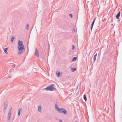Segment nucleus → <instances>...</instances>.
Segmentation results:
<instances>
[{
    "mask_svg": "<svg viewBox=\"0 0 122 122\" xmlns=\"http://www.w3.org/2000/svg\"><path fill=\"white\" fill-rule=\"evenodd\" d=\"M18 48L19 50L18 54L20 55L23 52V50H25L23 42L22 41L19 40L18 42Z\"/></svg>",
    "mask_w": 122,
    "mask_h": 122,
    "instance_id": "1",
    "label": "nucleus"
},
{
    "mask_svg": "<svg viewBox=\"0 0 122 122\" xmlns=\"http://www.w3.org/2000/svg\"><path fill=\"white\" fill-rule=\"evenodd\" d=\"M55 85L54 84H52L51 85L47 86L46 88V91H53L55 90Z\"/></svg>",
    "mask_w": 122,
    "mask_h": 122,
    "instance_id": "2",
    "label": "nucleus"
},
{
    "mask_svg": "<svg viewBox=\"0 0 122 122\" xmlns=\"http://www.w3.org/2000/svg\"><path fill=\"white\" fill-rule=\"evenodd\" d=\"M8 106V101H5L4 103L3 109V112L4 113H5V112L6 111V108Z\"/></svg>",
    "mask_w": 122,
    "mask_h": 122,
    "instance_id": "3",
    "label": "nucleus"
},
{
    "mask_svg": "<svg viewBox=\"0 0 122 122\" xmlns=\"http://www.w3.org/2000/svg\"><path fill=\"white\" fill-rule=\"evenodd\" d=\"M35 54L36 55L37 57H39V55L38 50L37 48H36L35 49Z\"/></svg>",
    "mask_w": 122,
    "mask_h": 122,
    "instance_id": "4",
    "label": "nucleus"
},
{
    "mask_svg": "<svg viewBox=\"0 0 122 122\" xmlns=\"http://www.w3.org/2000/svg\"><path fill=\"white\" fill-rule=\"evenodd\" d=\"M120 12L119 11L118 12L116 16V18L117 19H118L119 18L120 16Z\"/></svg>",
    "mask_w": 122,
    "mask_h": 122,
    "instance_id": "5",
    "label": "nucleus"
},
{
    "mask_svg": "<svg viewBox=\"0 0 122 122\" xmlns=\"http://www.w3.org/2000/svg\"><path fill=\"white\" fill-rule=\"evenodd\" d=\"M60 72L59 71H57L56 72V74L57 77H60L61 76V75H60Z\"/></svg>",
    "mask_w": 122,
    "mask_h": 122,
    "instance_id": "6",
    "label": "nucleus"
},
{
    "mask_svg": "<svg viewBox=\"0 0 122 122\" xmlns=\"http://www.w3.org/2000/svg\"><path fill=\"white\" fill-rule=\"evenodd\" d=\"M18 116H20L21 114V113L22 112V110L21 109H19L18 110Z\"/></svg>",
    "mask_w": 122,
    "mask_h": 122,
    "instance_id": "7",
    "label": "nucleus"
},
{
    "mask_svg": "<svg viewBox=\"0 0 122 122\" xmlns=\"http://www.w3.org/2000/svg\"><path fill=\"white\" fill-rule=\"evenodd\" d=\"M97 55V53H96V54H95L94 56L93 57V62L94 63L96 59V56Z\"/></svg>",
    "mask_w": 122,
    "mask_h": 122,
    "instance_id": "8",
    "label": "nucleus"
},
{
    "mask_svg": "<svg viewBox=\"0 0 122 122\" xmlns=\"http://www.w3.org/2000/svg\"><path fill=\"white\" fill-rule=\"evenodd\" d=\"M63 110L62 112V113H63L65 114H66L67 113V111L65 110L63 108L62 109Z\"/></svg>",
    "mask_w": 122,
    "mask_h": 122,
    "instance_id": "9",
    "label": "nucleus"
},
{
    "mask_svg": "<svg viewBox=\"0 0 122 122\" xmlns=\"http://www.w3.org/2000/svg\"><path fill=\"white\" fill-rule=\"evenodd\" d=\"M94 22H93L92 21V23L91 24V32L92 31V29L93 27V25H94Z\"/></svg>",
    "mask_w": 122,
    "mask_h": 122,
    "instance_id": "10",
    "label": "nucleus"
},
{
    "mask_svg": "<svg viewBox=\"0 0 122 122\" xmlns=\"http://www.w3.org/2000/svg\"><path fill=\"white\" fill-rule=\"evenodd\" d=\"M62 109L63 108H61L60 109H59L57 111H58L60 113H62V112L63 110Z\"/></svg>",
    "mask_w": 122,
    "mask_h": 122,
    "instance_id": "11",
    "label": "nucleus"
},
{
    "mask_svg": "<svg viewBox=\"0 0 122 122\" xmlns=\"http://www.w3.org/2000/svg\"><path fill=\"white\" fill-rule=\"evenodd\" d=\"M38 110L39 112H41V106H39L38 107Z\"/></svg>",
    "mask_w": 122,
    "mask_h": 122,
    "instance_id": "12",
    "label": "nucleus"
},
{
    "mask_svg": "<svg viewBox=\"0 0 122 122\" xmlns=\"http://www.w3.org/2000/svg\"><path fill=\"white\" fill-rule=\"evenodd\" d=\"M76 68H72L71 69V70L72 72H73L76 70Z\"/></svg>",
    "mask_w": 122,
    "mask_h": 122,
    "instance_id": "13",
    "label": "nucleus"
},
{
    "mask_svg": "<svg viewBox=\"0 0 122 122\" xmlns=\"http://www.w3.org/2000/svg\"><path fill=\"white\" fill-rule=\"evenodd\" d=\"M15 38V37L14 36H12V37L11 39V42L12 43L13 42V40H14Z\"/></svg>",
    "mask_w": 122,
    "mask_h": 122,
    "instance_id": "14",
    "label": "nucleus"
},
{
    "mask_svg": "<svg viewBox=\"0 0 122 122\" xmlns=\"http://www.w3.org/2000/svg\"><path fill=\"white\" fill-rule=\"evenodd\" d=\"M83 98L85 101V102L86 101L87 99L86 94H85L83 96Z\"/></svg>",
    "mask_w": 122,
    "mask_h": 122,
    "instance_id": "15",
    "label": "nucleus"
},
{
    "mask_svg": "<svg viewBox=\"0 0 122 122\" xmlns=\"http://www.w3.org/2000/svg\"><path fill=\"white\" fill-rule=\"evenodd\" d=\"M55 106L56 109V110L57 111L58 110V109H59L57 105L56 104L55 105Z\"/></svg>",
    "mask_w": 122,
    "mask_h": 122,
    "instance_id": "16",
    "label": "nucleus"
},
{
    "mask_svg": "<svg viewBox=\"0 0 122 122\" xmlns=\"http://www.w3.org/2000/svg\"><path fill=\"white\" fill-rule=\"evenodd\" d=\"M11 116V113H8V119L9 120L10 119V117Z\"/></svg>",
    "mask_w": 122,
    "mask_h": 122,
    "instance_id": "17",
    "label": "nucleus"
},
{
    "mask_svg": "<svg viewBox=\"0 0 122 122\" xmlns=\"http://www.w3.org/2000/svg\"><path fill=\"white\" fill-rule=\"evenodd\" d=\"M8 48H5V49H4V52L6 54L8 53V52H7V49H8Z\"/></svg>",
    "mask_w": 122,
    "mask_h": 122,
    "instance_id": "18",
    "label": "nucleus"
},
{
    "mask_svg": "<svg viewBox=\"0 0 122 122\" xmlns=\"http://www.w3.org/2000/svg\"><path fill=\"white\" fill-rule=\"evenodd\" d=\"M76 57H74L72 59V61H75L77 59Z\"/></svg>",
    "mask_w": 122,
    "mask_h": 122,
    "instance_id": "19",
    "label": "nucleus"
},
{
    "mask_svg": "<svg viewBox=\"0 0 122 122\" xmlns=\"http://www.w3.org/2000/svg\"><path fill=\"white\" fill-rule=\"evenodd\" d=\"M26 28L27 30L29 29V25L28 24H27V25L26 26Z\"/></svg>",
    "mask_w": 122,
    "mask_h": 122,
    "instance_id": "20",
    "label": "nucleus"
},
{
    "mask_svg": "<svg viewBox=\"0 0 122 122\" xmlns=\"http://www.w3.org/2000/svg\"><path fill=\"white\" fill-rule=\"evenodd\" d=\"M69 16L71 18H72V17L73 15H72L71 14H69Z\"/></svg>",
    "mask_w": 122,
    "mask_h": 122,
    "instance_id": "21",
    "label": "nucleus"
},
{
    "mask_svg": "<svg viewBox=\"0 0 122 122\" xmlns=\"http://www.w3.org/2000/svg\"><path fill=\"white\" fill-rule=\"evenodd\" d=\"M96 18H97L96 17H95L94 18V19H93V22H95V21Z\"/></svg>",
    "mask_w": 122,
    "mask_h": 122,
    "instance_id": "22",
    "label": "nucleus"
},
{
    "mask_svg": "<svg viewBox=\"0 0 122 122\" xmlns=\"http://www.w3.org/2000/svg\"><path fill=\"white\" fill-rule=\"evenodd\" d=\"M11 110L9 109V111L8 113H11Z\"/></svg>",
    "mask_w": 122,
    "mask_h": 122,
    "instance_id": "23",
    "label": "nucleus"
},
{
    "mask_svg": "<svg viewBox=\"0 0 122 122\" xmlns=\"http://www.w3.org/2000/svg\"><path fill=\"white\" fill-rule=\"evenodd\" d=\"M73 47L72 48V49H74L75 48V46H74L73 45L72 46Z\"/></svg>",
    "mask_w": 122,
    "mask_h": 122,
    "instance_id": "24",
    "label": "nucleus"
},
{
    "mask_svg": "<svg viewBox=\"0 0 122 122\" xmlns=\"http://www.w3.org/2000/svg\"><path fill=\"white\" fill-rule=\"evenodd\" d=\"M59 121L60 122H62V120L61 119H60L59 120Z\"/></svg>",
    "mask_w": 122,
    "mask_h": 122,
    "instance_id": "25",
    "label": "nucleus"
},
{
    "mask_svg": "<svg viewBox=\"0 0 122 122\" xmlns=\"http://www.w3.org/2000/svg\"><path fill=\"white\" fill-rule=\"evenodd\" d=\"M12 107H11L10 108V110H12Z\"/></svg>",
    "mask_w": 122,
    "mask_h": 122,
    "instance_id": "26",
    "label": "nucleus"
},
{
    "mask_svg": "<svg viewBox=\"0 0 122 122\" xmlns=\"http://www.w3.org/2000/svg\"><path fill=\"white\" fill-rule=\"evenodd\" d=\"M15 65H13L12 66H13V67H15Z\"/></svg>",
    "mask_w": 122,
    "mask_h": 122,
    "instance_id": "27",
    "label": "nucleus"
},
{
    "mask_svg": "<svg viewBox=\"0 0 122 122\" xmlns=\"http://www.w3.org/2000/svg\"><path fill=\"white\" fill-rule=\"evenodd\" d=\"M29 74H28V75H27V76H29Z\"/></svg>",
    "mask_w": 122,
    "mask_h": 122,
    "instance_id": "28",
    "label": "nucleus"
},
{
    "mask_svg": "<svg viewBox=\"0 0 122 122\" xmlns=\"http://www.w3.org/2000/svg\"><path fill=\"white\" fill-rule=\"evenodd\" d=\"M3 49L4 50V48L3 47Z\"/></svg>",
    "mask_w": 122,
    "mask_h": 122,
    "instance_id": "29",
    "label": "nucleus"
},
{
    "mask_svg": "<svg viewBox=\"0 0 122 122\" xmlns=\"http://www.w3.org/2000/svg\"><path fill=\"white\" fill-rule=\"evenodd\" d=\"M75 122H77V121H75Z\"/></svg>",
    "mask_w": 122,
    "mask_h": 122,
    "instance_id": "30",
    "label": "nucleus"
}]
</instances>
